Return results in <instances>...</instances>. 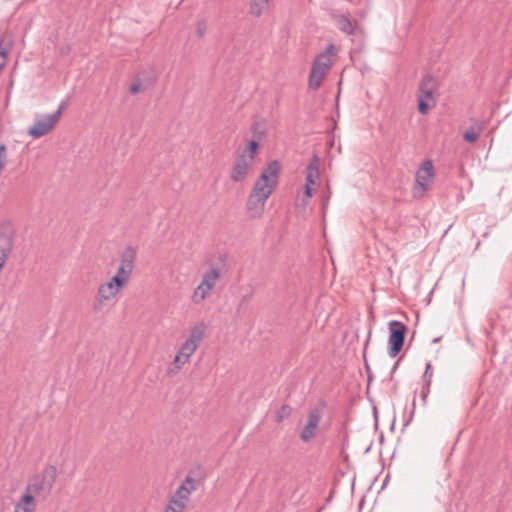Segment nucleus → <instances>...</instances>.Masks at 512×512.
I'll return each mask as SVG.
<instances>
[{
	"label": "nucleus",
	"instance_id": "nucleus-18",
	"mask_svg": "<svg viewBox=\"0 0 512 512\" xmlns=\"http://www.w3.org/2000/svg\"><path fill=\"white\" fill-rule=\"evenodd\" d=\"M197 344H194L192 340H187L180 347V354L185 356V360H189L191 355L197 350Z\"/></svg>",
	"mask_w": 512,
	"mask_h": 512
},
{
	"label": "nucleus",
	"instance_id": "nucleus-9",
	"mask_svg": "<svg viewBox=\"0 0 512 512\" xmlns=\"http://www.w3.org/2000/svg\"><path fill=\"white\" fill-rule=\"evenodd\" d=\"M135 260L136 250L133 247L128 246L121 254V263L115 276L120 279H124V282L127 283L134 269Z\"/></svg>",
	"mask_w": 512,
	"mask_h": 512
},
{
	"label": "nucleus",
	"instance_id": "nucleus-41",
	"mask_svg": "<svg viewBox=\"0 0 512 512\" xmlns=\"http://www.w3.org/2000/svg\"><path fill=\"white\" fill-rule=\"evenodd\" d=\"M287 408H288V407H285V406H283V407H282L283 413H286V409H287Z\"/></svg>",
	"mask_w": 512,
	"mask_h": 512
},
{
	"label": "nucleus",
	"instance_id": "nucleus-7",
	"mask_svg": "<svg viewBox=\"0 0 512 512\" xmlns=\"http://www.w3.org/2000/svg\"><path fill=\"white\" fill-rule=\"evenodd\" d=\"M59 121V112L49 115H38L33 126L28 130V135L37 139L49 133Z\"/></svg>",
	"mask_w": 512,
	"mask_h": 512
},
{
	"label": "nucleus",
	"instance_id": "nucleus-36",
	"mask_svg": "<svg viewBox=\"0 0 512 512\" xmlns=\"http://www.w3.org/2000/svg\"><path fill=\"white\" fill-rule=\"evenodd\" d=\"M305 194L307 197H311L312 196V188L309 184H306L305 185Z\"/></svg>",
	"mask_w": 512,
	"mask_h": 512
},
{
	"label": "nucleus",
	"instance_id": "nucleus-37",
	"mask_svg": "<svg viewBox=\"0 0 512 512\" xmlns=\"http://www.w3.org/2000/svg\"><path fill=\"white\" fill-rule=\"evenodd\" d=\"M164 512H178L175 510V508H172V506H167Z\"/></svg>",
	"mask_w": 512,
	"mask_h": 512
},
{
	"label": "nucleus",
	"instance_id": "nucleus-1",
	"mask_svg": "<svg viewBox=\"0 0 512 512\" xmlns=\"http://www.w3.org/2000/svg\"><path fill=\"white\" fill-rule=\"evenodd\" d=\"M335 55L336 48L333 44L328 45L324 52L317 55L309 74V89L317 90L321 86L323 79L333 65Z\"/></svg>",
	"mask_w": 512,
	"mask_h": 512
},
{
	"label": "nucleus",
	"instance_id": "nucleus-11",
	"mask_svg": "<svg viewBox=\"0 0 512 512\" xmlns=\"http://www.w3.org/2000/svg\"><path fill=\"white\" fill-rule=\"evenodd\" d=\"M16 231L12 224L3 223L0 225V252L9 256L13 250Z\"/></svg>",
	"mask_w": 512,
	"mask_h": 512
},
{
	"label": "nucleus",
	"instance_id": "nucleus-10",
	"mask_svg": "<svg viewBox=\"0 0 512 512\" xmlns=\"http://www.w3.org/2000/svg\"><path fill=\"white\" fill-rule=\"evenodd\" d=\"M252 165L253 161H251V157H246L245 155H238L231 168V180L235 183L245 181L250 173Z\"/></svg>",
	"mask_w": 512,
	"mask_h": 512
},
{
	"label": "nucleus",
	"instance_id": "nucleus-44",
	"mask_svg": "<svg viewBox=\"0 0 512 512\" xmlns=\"http://www.w3.org/2000/svg\"><path fill=\"white\" fill-rule=\"evenodd\" d=\"M409 422H410V419H409V420H407V421L404 423V426H407V425L409 424Z\"/></svg>",
	"mask_w": 512,
	"mask_h": 512
},
{
	"label": "nucleus",
	"instance_id": "nucleus-19",
	"mask_svg": "<svg viewBox=\"0 0 512 512\" xmlns=\"http://www.w3.org/2000/svg\"><path fill=\"white\" fill-rule=\"evenodd\" d=\"M481 131L482 126H478L477 128L472 126L465 131V133L463 134V139L466 142L473 143L479 138Z\"/></svg>",
	"mask_w": 512,
	"mask_h": 512
},
{
	"label": "nucleus",
	"instance_id": "nucleus-42",
	"mask_svg": "<svg viewBox=\"0 0 512 512\" xmlns=\"http://www.w3.org/2000/svg\"><path fill=\"white\" fill-rule=\"evenodd\" d=\"M287 408H288V407H285V406H283V407H282L283 413H286V409H287Z\"/></svg>",
	"mask_w": 512,
	"mask_h": 512
},
{
	"label": "nucleus",
	"instance_id": "nucleus-30",
	"mask_svg": "<svg viewBox=\"0 0 512 512\" xmlns=\"http://www.w3.org/2000/svg\"><path fill=\"white\" fill-rule=\"evenodd\" d=\"M250 12L252 15L256 17H260L262 14V8L259 6L258 3L253 2L250 6Z\"/></svg>",
	"mask_w": 512,
	"mask_h": 512
},
{
	"label": "nucleus",
	"instance_id": "nucleus-31",
	"mask_svg": "<svg viewBox=\"0 0 512 512\" xmlns=\"http://www.w3.org/2000/svg\"><path fill=\"white\" fill-rule=\"evenodd\" d=\"M196 32H197V35L199 37L204 36V34L206 32V23H205V21L198 22Z\"/></svg>",
	"mask_w": 512,
	"mask_h": 512
},
{
	"label": "nucleus",
	"instance_id": "nucleus-15",
	"mask_svg": "<svg viewBox=\"0 0 512 512\" xmlns=\"http://www.w3.org/2000/svg\"><path fill=\"white\" fill-rule=\"evenodd\" d=\"M207 326L204 322L197 323L190 329L189 337L187 340H192L194 344L199 346L200 342L205 336Z\"/></svg>",
	"mask_w": 512,
	"mask_h": 512
},
{
	"label": "nucleus",
	"instance_id": "nucleus-12",
	"mask_svg": "<svg viewBox=\"0 0 512 512\" xmlns=\"http://www.w3.org/2000/svg\"><path fill=\"white\" fill-rule=\"evenodd\" d=\"M434 175L433 163L426 160L422 163L420 170L416 174V183L423 191L428 189L429 181Z\"/></svg>",
	"mask_w": 512,
	"mask_h": 512
},
{
	"label": "nucleus",
	"instance_id": "nucleus-32",
	"mask_svg": "<svg viewBox=\"0 0 512 512\" xmlns=\"http://www.w3.org/2000/svg\"><path fill=\"white\" fill-rule=\"evenodd\" d=\"M319 174H314V172L307 171L306 175V184L312 185L315 183V179L318 178Z\"/></svg>",
	"mask_w": 512,
	"mask_h": 512
},
{
	"label": "nucleus",
	"instance_id": "nucleus-5",
	"mask_svg": "<svg viewBox=\"0 0 512 512\" xmlns=\"http://www.w3.org/2000/svg\"><path fill=\"white\" fill-rule=\"evenodd\" d=\"M325 408L326 402L321 401L317 406L310 409L307 423L299 435L303 442L308 443L316 436Z\"/></svg>",
	"mask_w": 512,
	"mask_h": 512
},
{
	"label": "nucleus",
	"instance_id": "nucleus-21",
	"mask_svg": "<svg viewBox=\"0 0 512 512\" xmlns=\"http://www.w3.org/2000/svg\"><path fill=\"white\" fill-rule=\"evenodd\" d=\"M191 493L187 488H185L182 484L178 487L173 497L176 499L182 500L183 502L187 503L189 500Z\"/></svg>",
	"mask_w": 512,
	"mask_h": 512
},
{
	"label": "nucleus",
	"instance_id": "nucleus-22",
	"mask_svg": "<svg viewBox=\"0 0 512 512\" xmlns=\"http://www.w3.org/2000/svg\"><path fill=\"white\" fill-rule=\"evenodd\" d=\"M105 284L110 285L111 288H113L116 292L119 293V291L127 284L124 282V279H120L119 277H116L115 275Z\"/></svg>",
	"mask_w": 512,
	"mask_h": 512
},
{
	"label": "nucleus",
	"instance_id": "nucleus-38",
	"mask_svg": "<svg viewBox=\"0 0 512 512\" xmlns=\"http://www.w3.org/2000/svg\"><path fill=\"white\" fill-rule=\"evenodd\" d=\"M5 65V62L3 60L0 61V71L2 70V68L4 67Z\"/></svg>",
	"mask_w": 512,
	"mask_h": 512
},
{
	"label": "nucleus",
	"instance_id": "nucleus-4",
	"mask_svg": "<svg viewBox=\"0 0 512 512\" xmlns=\"http://www.w3.org/2000/svg\"><path fill=\"white\" fill-rule=\"evenodd\" d=\"M220 270L216 267H210L203 275L200 283L194 289L191 300L194 304L202 303L206 297L216 286V283L220 279Z\"/></svg>",
	"mask_w": 512,
	"mask_h": 512
},
{
	"label": "nucleus",
	"instance_id": "nucleus-24",
	"mask_svg": "<svg viewBox=\"0 0 512 512\" xmlns=\"http://www.w3.org/2000/svg\"><path fill=\"white\" fill-rule=\"evenodd\" d=\"M168 506H172V508H175L178 512H183L186 507V503L172 496Z\"/></svg>",
	"mask_w": 512,
	"mask_h": 512
},
{
	"label": "nucleus",
	"instance_id": "nucleus-27",
	"mask_svg": "<svg viewBox=\"0 0 512 512\" xmlns=\"http://www.w3.org/2000/svg\"><path fill=\"white\" fill-rule=\"evenodd\" d=\"M318 166H319V158H318V156L314 155L307 167V171L314 172V174H319Z\"/></svg>",
	"mask_w": 512,
	"mask_h": 512
},
{
	"label": "nucleus",
	"instance_id": "nucleus-17",
	"mask_svg": "<svg viewBox=\"0 0 512 512\" xmlns=\"http://www.w3.org/2000/svg\"><path fill=\"white\" fill-rule=\"evenodd\" d=\"M336 24L340 31L348 35L353 33V25L351 20L346 16H339L336 18Z\"/></svg>",
	"mask_w": 512,
	"mask_h": 512
},
{
	"label": "nucleus",
	"instance_id": "nucleus-3",
	"mask_svg": "<svg viewBox=\"0 0 512 512\" xmlns=\"http://www.w3.org/2000/svg\"><path fill=\"white\" fill-rule=\"evenodd\" d=\"M56 480V468L49 466L41 474L33 476L26 487L24 494L46 499L52 491L53 485Z\"/></svg>",
	"mask_w": 512,
	"mask_h": 512
},
{
	"label": "nucleus",
	"instance_id": "nucleus-35",
	"mask_svg": "<svg viewBox=\"0 0 512 512\" xmlns=\"http://www.w3.org/2000/svg\"><path fill=\"white\" fill-rule=\"evenodd\" d=\"M67 106V100H63L60 105H59V108L55 111V112H59V118L61 117V114L63 112V110L65 109V107Z\"/></svg>",
	"mask_w": 512,
	"mask_h": 512
},
{
	"label": "nucleus",
	"instance_id": "nucleus-26",
	"mask_svg": "<svg viewBox=\"0 0 512 512\" xmlns=\"http://www.w3.org/2000/svg\"><path fill=\"white\" fill-rule=\"evenodd\" d=\"M182 485L189 490L190 493L196 490V482L195 479L190 475H187L185 480L182 482Z\"/></svg>",
	"mask_w": 512,
	"mask_h": 512
},
{
	"label": "nucleus",
	"instance_id": "nucleus-6",
	"mask_svg": "<svg viewBox=\"0 0 512 512\" xmlns=\"http://www.w3.org/2000/svg\"><path fill=\"white\" fill-rule=\"evenodd\" d=\"M388 329V355L391 358H394L399 354L403 347L407 327L400 321L392 320L388 324Z\"/></svg>",
	"mask_w": 512,
	"mask_h": 512
},
{
	"label": "nucleus",
	"instance_id": "nucleus-28",
	"mask_svg": "<svg viewBox=\"0 0 512 512\" xmlns=\"http://www.w3.org/2000/svg\"><path fill=\"white\" fill-rule=\"evenodd\" d=\"M7 147L5 144L0 145V172L5 167L7 162Z\"/></svg>",
	"mask_w": 512,
	"mask_h": 512
},
{
	"label": "nucleus",
	"instance_id": "nucleus-29",
	"mask_svg": "<svg viewBox=\"0 0 512 512\" xmlns=\"http://www.w3.org/2000/svg\"><path fill=\"white\" fill-rule=\"evenodd\" d=\"M189 360H185V356L181 355L180 352L176 355L174 359V364L176 365L177 369H181L182 366L187 363Z\"/></svg>",
	"mask_w": 512,
	"mask_h": 512
},
{
	"label": "nucleus",
	"instance_id": "nucleus-14",
	"mask_svg": "<svg viewBox=\"0 0 512 512\" xmlns=\"http://www.w3.org/2000/svg\"><path fill=\"white\" fill-rule=\"evenodd\" d=\"M437 88V80L431 75H425L419 85V95L425 99H432Z\"/></svg>",
	"mask_w": 512,
	"mask_h": 512
},
{
	"label": "nucleus",
	"instance_id": "nucleus-16",
	"mask_svg": "<svg viewBox=\"0 0 512 512\" xmlns=\"http://www.w3.org/2000/svg\"><path fill=\"white\" fill-rule=\"evenodd\" d=\"M35 504L33 496L30 494H23L15 506V512H33Z\"/></svg>",
	"mask_w": 512,
	"mask_h": 512
},
{
	"label": "nucleus",
	"instance_id": "nucleus-2",
	"mask_svg": "<svg viewBox=\"0 0 512 512\" xmlns=\"http://www.w3.org/2000/svg\"><path fill=\"white\" fill-rule=\"evenodd\" d=\"M279 171L280 165L278 161L274 160L269 162L260 177L254 183L251 193L267 200L278 184Z\"/></svg>",
	"mask_w": 512,
	"mask_h": 512
},
{
	"label": "nucleus",
	"instance_id": "nucleus-40",
	"mask_svg": "<svg viewBox=\"0 0 512 512\" xmlns=\"http://www.w3.org/2000/svg\"><path fill=\"white\" fill-rule=\"evenodd\" d=\"M263 4H268L270 0H260Z\"/></svg>",
	"mask_w": 512,
	"mask_h": 512
},
{
	"label": "nucleus",
	"instance_id": "nucleus-25",
	"mask_svg": "<svg viewBox=\"0 0 512 512\" xmlns=\"http://www.w3.org/2000/svg\"><path fill=\"white\" fill-rule=\"evenodd\" d=\"M426 100L427 99L423 98V96H418V110L421 114H426L430 108Z\"/></svg>",
	"mask_w": 512,
	"mask_h": 512
},
{
	"label": "nucleus",
	"instance_id": "nucleus-39",
	"mask_svg": "<svg viewBox=\"0 0 512 512\" xmlns=\"http://www.w3.org/2000/svg\"><path fill=\"white\" fill-rule=\"evenodd\" d=\"M155 82V77H151L150 81H149V84H153Z\"/></svg>",
	"mask_w": 512,
	"mask_h": 512
},
{
	"label": "nucleus",
	"instance_id": "nucleus-34",
	"mask_svg": "<svg viewBox=\"0 0 512 512\" xmlns=\"http://www.w3.org/2000/svg\"><path fill=\"white\" fill-rule=\"evenodd\" d=\"M8 55V50L2 47V44L0 43V61L3 60L5 62V59Z\"/></svg>",
	"mask_w": 512,
	"mask_h": 512
},
{
	"label": "nucleus",
	"instance_id": "nucleus-45",
	"mask_svg": "<svg viewBox=\"0 0 512 512\" xmlns=\"http://www.w3.org/2000/svg\"><path fill=\"white\" fill-rule=\"evenodd\" d=\"M397 366H398V362L395 363L394 370L397 368Z\"/></svg>",
	"mask_w": 512,
	"mask_h": 512
},
{
	"label": "nucleus",
	"instance_id": "nucleus-33",
	"mask_svg": "<svg viewBox=\"0 0 512 512\" xmlns=\"http://www.w3.org/2000/svg\"><path fill=\"white\" fill-rule=\"evenodd\" d=\"M431 363H427L426 364V369H425V372H424V375H423V378H424V381L427 383V384H430V381H431V376L432 374H429L430 373V369H431Z\"/></svg>",
	"mask_w": 512,
	"mask_h": 512
},
{
	"label": "nucleus",
	"instance_id": "nucleus-13",
	"mask_svg": "<svg viewBox=\"0 0 512 512\" xmlns=\"http://www.w3.org/2000/svg\"><path fill=\"white\" fill-rule=\"evenodd\" d=\"M266 201L265 198L250 193L247 200V211L250 218H259L263 214Z\"/></svg>",
	"mask_w": 512,
	"mask_h": 512
},
{
	"label": "nucleus",
	"instance_id": "nucleus-23",
	"mask_svg": "<svg viewBox=\"0 0 512 512\" xmlns=\"http://www.w3.org/2000/svg\"><path fill=\"white\" fill-rule=\"evenodd\" d=\"M146 87H147V85H144L142 83V81L140 80L139 75H138L136 77V79L134 80V82L131 84V86L129 88V91H130L131 94H137L140 91L145 90Z\"/></svg>",
	"mask_w": 512,
	"mask_h": 512
},
{
	"label": "nucleus",
	"instance_id": "nucleus-8",
	"mask_svg": "<svg viewBox=\"0 0 512 512\" xmlns=\"http://www.w3.org/2000/svg\"><path fill=\"white\" fill-rule=\"evenodd\" d=\"M118 292H116L110 285L105 283L101 284L95 296L93 303V311L96 313L102 312L105 308L112 306L115 303Z\"/></svg>",
	"mask_w": 512,
	"mask_h": 512
},
{
	"label": "nucleus",
	"instance_id": "nucleus-20",
	"mask_svg": "<svg viewBox=\"0 0 512 512\" xmlns=\"http://www.w3.org/2000/svg\"><path fill=\"white\" fill-rule=\"evenodd\" d=\"M258 147H259L258 142L256 140H251L248 143V146L239 155H245L246 157H251V161L254 162Z\"/></svg>",
	"mask_w": 512,
	"mask_h": 512
},
{
	"label": "nucleus",
	"instance_id": "nucleus-43",
	"mask_svg": "<svg viewBox=\"0 0 512 512\" xmlns=\"http://www.w3.org/2000/svg\"><path fill=\"white\" fill-rule=\"evenodd\" d=\"M439 340H440V338H435V339L433 340V342H434V343H436V342H439Z\"/></svg>",
	"mask_w": 512,
	"mask_h": 512
}]
</instances>
